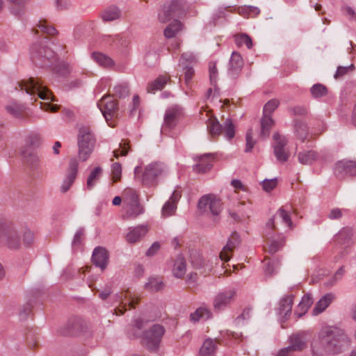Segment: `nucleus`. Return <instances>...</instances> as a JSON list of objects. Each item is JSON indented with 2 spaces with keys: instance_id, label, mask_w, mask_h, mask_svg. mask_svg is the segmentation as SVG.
<instances>
[{
  "instance_id": "f257e3e1",
  "label": "nucleus",
  "mask_w": 356,
  "mask_h": 356,
  "mask_svg": "<svg viewBox=\"0 0 356 356\" xmlns=\"http://www.w3.org/2000/svg\"><path fill=\"white\" fill-rule=\"evenodd\" d=\"M318 338L325 352L330 354L341 353L351 343L345 331L337 327H323L318 334Z\"/></svg>"
},
{
  "instance_id": "f03ea898",
  "label": "nucleus",
  "mask_w": 356,
  "mask_h": 356,
  "mask_svg": "<svg viewBox=\"0 0 356 356\" xmlns=\"http://www.w3.org/2000/svg\"><path fill=\"white\" fill-rule=\"evenodd\" d=\"M123 205L127 218H135L145 212L143 206L140 203L136 190L127 188L123 191Z\"/></svg>"
},
{
  "instance_id": "7ed1b4c3",
  "label": "nucleus",
  "mask_w": 356,
  "mask_h": 356,
  "mask_svg": "<svg viewBox=\"0 0 356 356\" xmlns=\"http://www.w3.org/2000/svg\"><path fill=\"white\" fill-rule=\"evenodd\" d=\"M19 90H24L31 95H37L38 97L43 100L55 101L51 92L39 82L38 79L28 78L23 79L18 83Z\"/></svg>"
},
{
  "instance_id": "20e7f679",
  "label": "nucleus",
  "mask_w": 356,
  "mask_h": 356,
  "mask_svg": "<svg viewBox=\"0 0 356 356\" xmlns=\"http://www.w3.org/2000/svg\"><path fill=\"white\" fill-rule=\"evenodd\" d=\"M95 139L88 127L79 129L78 134L79 157L82 161H86L93 151Z\"/></svg>"
},
{
  "instance_id": "39448f33",
  "label": "nucleus",
  "mask_w": 356,
  "mask_h": 356,
  "mask_svg": "<svg viewBox=\"0 0 356 356\" xmlns=\"http://www.w3.org/2000/svg\"><path fill=\"white\" fill-rule=\"evenodd\" d=\"M168 173L167 166L161 162H152L145 166L143 174L142 182L147 186H155L158 178L164 177Z\"/></svg>"
},
{
  "instance_id": "423d86ee",
  "label": "nucleus",
  "mask_w": 356,
  "mask_h": 356,
  "mask_svg": "<svg viewBox=\"0 0 356 356\" xmlns=\"http://www.w3.org/2000/svg\"><path fill=\"white\" fill-rule=\"evenodd\" d=\"M207 129L212 137L219 136L223 130L227 140H231L235 135V127L230 118H227L222 125L216 118H210L207 120Z\"/></svg>"
},
{
  "instance_id": "0eeeda50",
  "label": "nucleus",
  "mask_w": 356,
  "mask_h": 356,
  "mask_svg": "<svg viewBox=\"0 0 356 356\" xmlns=\"http://www.w3.org/2000/svg\"><path fill=\"white\" fill-rule=\"evenodd\" d=\"M187 9L188 5L184 0H172L163 6L159 17L161 22H165L171 18L179 17L184 15Z\"/></svg>"
},
{
  "instance_id": "6e6552de",
  "label": "nucleus",
  "mask_w": 356,
  "mask_h": 356,
  "mask_svg": "<svg viewBox=\"0 0 356 356\" xmlns=\"http://www.w3.org/2000/svg\"><path fill=\"white\" fill-rule=\"evenodd\" d=\"M31 58L36 65L51 67L54 60V52L47 47L33 44L31 48Z\"/></svg>"
},
{
  "instance_id": "1a4fd4ad",
  "label": "nucleus",
  "mask_w": 356,
  "mask_h": 356,
  "mask_svg": "<svg viewBox=\"0 0 356 356\" xmlns=\"http://www.w3.org/2000/svg\"><path fill=\"white\" fill-rule=\"evenodd\" d=\"M164 333L163 326L159 324L153 325L145 333L144 340L147 348L151 351L157 350Z\"/></svg>"
},
{
  "instance_id": "9d476101",
  "label": "nucleus",
  "mask_w": 356,
  "mask_h": 356,
  "mask_svg": "<svg viewBox=\"0 0 356 356\" xmlns=\"http://www.w3.org/2000/svg\"><path fill=\"white\" fill-rule=\"evenodd\" d=\"M198 209L202 212L209 211L213 216H218L222 211V203L215 195L208 194L200 199Z\"/></svg>"
},
{
  "instance_id": "9b49d317",
  "label": "nucleus",
  "mask_w": 356,
  "mask_h": 356,
  "mask_svg": "<svg viewBox=\"0 0 356 356\" xmlns=\"http://www.w3.org/2000/svg\"><path fill=\"white\" fill-rule=\"evenodd\" d=\"M333 170L334 175L339 179H343L348 176H356V161H339L335 163Z\"/></svg>"
},
{
  "instance_id": "f8f14e48",
  "label": "nucleus",
  "mask_w": 356,
  "mask_h": 356,
  "mask_svg": "<svg viewBox=\"0 0 356 356\" xmlns=\"http://www.w3.org/2000/svg\"><path fill=\"white\" fill-rule=\"evenodd\" d=\"M273 138L274 140L273 144L274 155L279 162H286L289 157V154L286 152L284 149V147L288 143L286 138L278 133H275Z\"/></svg>"
},
{
  "instance_id": "ddd939ff",
  "label": "nucleus",
  "mask_w": 356,
  "mask_h": 356,
  "mask_svg": "<svg viewBox=\"0 0 356 356\" xmlns=\"http://www.w3.org/2000/svg\"><path fill=\"white\" fill-rule=\"evenodd\" d=\"M236 291L229 289L218 293L213 299V305L216 311L225 309L234 300Z\"/></svg>"
},
{
  "instance_id": "4468645a",
  "label": "nucleus",
  "mask_w": 356,
  "mask_h": 356,
  "mask_svg": "<svg viewBox=\"0 0 356 356\" xmlns=\"http://www.w3.org/2000/svg\"><path fill=\"white\" fill-rule=\"evenodd\" d=\"M97 106L107 122L115 116L118 111L116 102L110 96L102 97L97 102Z\"/></svg>"
},
{
  "instance_id": "2eb2a0df",
  "label": "nucleus",
  "mask_w": 356,
  "mask_h": 356,
  "mask_svg": "<svg viewBox=\"0 0 356 356\" xmlns=\"http://www.w3.org/2000/svg\"><path fill=\"white\" fill-rule=\"evenodd\" d=\"M79 168V161L76 158H72L65 179L60 186V191L66 193L72 186L76 177Z\"/></svg>"
},
{
  "instance_id": "dca6fc26",
  "label": "nucleus",
  "mask_w": 356,
  "mask_h": 356,
  "mask_svg": "<svg viewBox=\"0 0 356 356\" xmlns=\"http://www.w3.org/2000/svg\"><path fill=\"white\" fill-rule=\"evenodd\" d=\"M181 115V108L179 106L175 105L168 108L165 113L161 132L164 131L165 129H172L176 125Z\"/></svg>"
},
{
  "instance_id": "f3484780",
  "label": "nucleus",
  "mask_w": 356,
  "mask_h": 356,
  "mask_svg": "<svg viewBox=\"0 0 356 356\" xmlns=\"http://www.w3.org/2000/svg\"><path fill=\"white\" fill-rule=\"evenodd\" d=\"M109 257L107 250L102 247L95 248L92 255V261L93 264L104 270L108 264Z\"/></svg>"
},
{
  "instance_id": "a211bd4d",
  "label": "nucleus",
  "mask_w": 356,
  "mask_h": 356,
  "mask_svg": "<svg viewBox=\"0 0 356 356\" xmlns=\"http://www.w3.org/2000/svg\"><path fill=\"white\" fill-rule=\"evenodd\" d=\"M0 240L5 241L8 248L12 249L17 248L20 244L18 232L13 227L6 228L3 232L0 234Z\"/></svg>"
},
{
  "instance_id": "6ab92c4d",
  "label": "nucleus",
  "mask_w": 356,
  "mask_h": 356,
  "mask_svg": "<svg viewBox=\"0 0 356 356\" xmlns=\"http://www.w3.org/2000/svg\"><path fill=\"white\" fill-rule=\"evenodd\" d=\"M240 243V237L237 233H233L227 240V244L223 247L219 254V258L224 261L230 259L231 253Z\"/></svg>"
},
{
  "instance_id": "aec40b11",
  "label": "nucleus",
  "mask_w": 356,
  "mask_h": 356,
  "mask_svg": "<svg viewBox=\"0 0 356 356\" xmlns=\"http://www.w3.org/2000/svg\"><path fill=\"white\" fill-rule=\"evenodd\" d=\"M181 192L175 190L170 199L164 204L161 209V214L163 217H168L173 215L177 209V204L181 197Z\"/></svg>"
},
{
  "instance_id": "412c9836",
  "label": "nucleus",
  "mask_w": 356,
  "mask_h": 356,
  "mask_svg": "<svg viewBox=\"0 0 356 356\" xmlns=\"http://www.w3.org/2000/svg\"><path fill=\"white\" fill-rule=\"evenodd\" d=\"M243 66V60L241 56L237 53L234 51L232 54L229 68H228V74L232 78H235L240 74Z\"/></svg>"
},
{
  "instance_id": "4be33fe9",
  "label": "nucleus",
  "mask_w": 356,
  "mask_h": 356,
  "mask_svg": "<svg viewBox=\"0 0 356 356\" xmlns=\"http://www.w3.org/2000/svg\"><path fill=\"white\" fill-rule=\"evenodd\" d=\"M147 232L148 227L147 225H138L130 229L126 236V239L130 243H136L143 238Z\"/></svg>"
},
{
  "instance_id": "5701e85b",
  "label": "nucleus",
  "mask_w": 356,
  "mask_h": 356,
  "mask_svg": "<svg viewBox=\"0 0 356 356\" xmlns=\"http://www.w3.org/2000/svg\"><path fill=\"white\" fill-rule=\"evenodd\" d=\"M321 154L314 150H304L298 154V160L302 164L310 165L321 159Z\"/></svg>"
},
{
  "instance_id": "b1692460",
  "label": "nucleus",
  "mask_w": 356,
  "mask_h": 356,
  "mask_svg": "<svg viewBox=\"0 0 356 356\" xmlns=\"http://www.w3.org/2000/svg\"><path fill=\"white\" fill-rule=\"evenodd\" d=\"M334 298L335 295L332 293H328L323 296L316 302L312 311L313 315L316 316L324 312L332 302Z\"/></svg>"
},
{
  "instance_id": "393cba45",
  "label": "nucleus",
  "mask_w": 356,
  "mask_h": 356,
  "mask_svg": "<svg viewBox=\"0 0 356 356\" xmlns=\"http://www.w3.org/2000/svg\"><path fill=\"white\" fill-rule=\"evenodd\" d=\"M218 339H206L199 350V356H214L217 350Z\"/></svg>"
},
{
  "instance_id": "a878e982",
  "label": "nucleus",
  "mask_w": 356,
  "mask_h": 356,
  "mask_svg": "<svg viewBox=\"0 0 356 356\" xmlns=\"http://www.w3.org/2000/svg\"><path fill=\"white\" fill-rule=\"evenodd\" d=\"M291 345L287 346L289 349L294 351L302 350L306 346V338L304 332H298L290 337Z\"/></svg>"
},
{
  "instance_id": "bb28decb",
  "label": "nucleus",
  "mask_w": 356,
  "mask_h": 356,
  "mask_svg": "<svg viewBox=\"0 0 356 356\" xmlns=\"http://www.w3.org/2000/svg\"><path fill=\"white\" fill-rule=\"evenodd\" d=\"M293 299V295H287L280 301L279 314L284 318H287L291 314Z\"/></svg>"
},
{
  "instance_id": "cd10ccee",
  "label": "nucleus",
  "mask_w": 356,
  "mask_h": 356,
  "mask_svg": "<svg viewBox=\"0 0 356 356\" xmlns=\"http://www.w3.org/2000/svg\"><path fill=\"white\" fill-rule=\"evenodd\" d=\"M103 173L102 168L97 166L94 168L88 175L86 181V189L91 191L96 186L101 179Z\"/></svg>"
},
{
  "instance_id": "c85d7f7f",
  "label": "nucleus",
  "mask_w": 356,
  "mask_h": 356,
  "mask_svg": "<svg viewBox=\"0 0 356 356\" xmlns=\"http://www.w3.org/2000/svg\"><path fill=\"white\" fill-rule=\"evenodd\" d=\"M212 156L210 154L202 155L200 157L199 163L193 166V170L197 172H206L212 167Z\"/></svg>"
},
{
  "instance_id": "c756f323",
  "label": "nucleus",
  "mask_w": 356,
  "mask_h": 356,
  "mask_svg": "<svg viewBox=\"0 0 356 356\" xmlns=\"http://www.w3.org/2000/svg\"><path fill=\"white\" fill-rule=\"evenodd\" d=\"M212 318L211 312L206 307H200L190 315V320L196 323L200 320L207 321Z\"/></svg>"
},
{
  "instance_id": "7c9ffc66",
  "label": "nucleus",
  "mask_w": 356,
  "mask_h": 356,
  "mask_svg": "<svg viewBox=\"0 0 356 356\" xmlns=\"http://www.w3.org/2000/svg\"><path fill=\"white\" fill-rule=\"evenodd\" d=\"M186 272V264L185 259L179 256L174 261L172 273L174 277L181 278Z\"/></svg>"
},
{
  "instance_id": "2f4dec72",
  "label": "nucleus",
  "mask_w": 356,
  "mask_h": 356,
  "mask_svg": "<svg viewBox=\"0 0 356 356\" xmlns=\"http://www.w3.org/2000/svg\"><path fill=\"white\" fill-rule=\"evenodd\" d=\"M91 57L95 63L102 67L109 68L114 65V61L112 58L102 53L93 52Z\"/></svg>"
},
{
  "instance_id": "473e14b6",
  "label": "nucleus",
  "mask_w": 356,
  "mask_h": 356,
  "mask_svg": "<svg viewBox=\"0 0 356 356\" xmlns=\"http://www.w3.org/2000/svg\"><path fill=\"white\" fill-rule=\"evenodd\" d=\"M274 124V121L271 116L264 115L261 120V133L260 137L266 138L270 134V131Z\"/></svg>"
},
{
  "instance_id": "72a5a7b5",
  "label": "nucleus",
  "mask_w": 356,
  "mask_h": 356,
  "mask_svg": "<svg viewBox=\"0 0 356 356\" xmlns=\"http://www.w3.org/2000/svg\"><path fill=\"white\" fill-rule=\"evenodd\" d=\"M313 303L312 298L310 295L307 294L305 295L301 301L300 302L298 306V310L296 312L295 314L298 317L300 318L304 315L308 309L310 307L312 304Z\"/></svg>"
},
{
  "instance_id": "f704fd0d",
  "label": "nucleus",
  "mask_w": 356,
  "mask_h": 356,
  "mask_svg": "<svg viewBox=\"0 0 356 356\" xmlns=\"http://www.w3.org/2000/svg\"><path fill=\"white\" fill-rule=\"evenodd\" d=\"M121 17V11L116 6H111L104 10L102 14V19L105 22H111Z\"/></svg>"
},
{
  "instance_id": "c9c22d12",
  "label": "nucleus",
  "mask_w": 356,
  "mask_h": 356,
  "mask_svg": "<svg viewBox=\"0 0 356 356\" xmlns=\"http://www.w3.org/2000/svg\"><path fill=\"white\" fill-rule=\"evenodd\" d=\"M170 81V78L165 76H160L147 87L148 92L154 93L157 90L163 89L167 83Z\"/></svg>"
},
{
  "instance_id": "e433bc0d",
  "label": "nucleus",
  "mask_w": 356,
  "mask_h": 356,
  "mask_svg": "<svg viewBox=\"0 0 356 356\" xmlns=\"http://www.w3.org/2000/svg\"><path fill=\"white\" fill-rule=\"evenodd\" d=\"M35 31L36 33L40 31L49 35H54L58 33L56 29L45 20L38 22L36 24Z\"/></svg>"
},
{
  "instance_id": "4c0bfd02",
  "label": "nucleus",
  "mask_w": 356,
  "mask_h": 356,
  "mask_svg": "<svg viewBox=\"0 0 356 356\" xmlns=\"http://www.w3.org/2000/svg\"><path fill=\"white\" fill-rule=\"evenodd\" d=\"M353 235V229L351 227H343L335 236V240L340 243L348 242Z\"/></svg>"
},
{
  "instance_id": "58836bf2",
  "label": "nucleus",
  "mask_w": 356,
  "mask_h": 356,
  "mask_svg": "<svg viewBox=\"0 0 356 356\" xmlns=\"http://www.w3.org/2000/svg\"><path fill=\"white\" fill-rule=\"evenodd\" d=\"M181 29L182 24L178 20H175L166 27L164 31V35L166 38H170L174 37Z\"/></svg>"
},
{
  "instance_id": "ea45409f",
  "label": "nucleus",
  "mask_w": 356,
  "mask_h": 356,
  "mask_svg": "<svg viewBox=\"0 0 356 356\" xmlns=\"http://www.w3.org/2000/svg\"><path fill=\"white\" fill-rule=\"evenodd\" d=\"M294 129L296 136L298 138V139L304 141L307 138L308 134V129L306 124L302 122H296Z\"/></svg>"
},
{
  "instance_id": "a19ab883",
  "label": "nucleus",
  "mask_w": 356,
  "mask_h": 356,
  "mask_svg": "<svg viewBox=\"0 0 356 356\" xmlns=\"http://www.w3.org/2000/svg\"><path fill=\"white\" fill-rule=\"evenodd\" d=\"M6 111L14 118H21L24 111V107L21 104L12 103L6 106Z\"/></svg>"
},
{
  "instance_id": "79ce46f5",
  "label": "nucleus",
  "mask_w": 356,
  "mask_h": 356,
  "mask_svg": "<svg viewBox=\"0 0 356 356\" xmlns=\"http://www.w3.org/2000/svg\"><path fill=\"white\" fill-rule=\"evenodd\" d=\"M145 287L151 291H157L162 289L163 282L159 278L150 277Z\"/></svg>"
},
{
  "instance_id": "37998d69",
  "label": "nucleus",
  "mask_w": 356,
  "mask_h": 356,
  "mask_svg": "<svg viewBox=\"0 0 356 356\" xmlns=\"http://www.w3.org/2000/svg\"><path fill=\"white\" fill-rule=\"evenodd\" d=\"M275 216L282 219V221L285 223L289 227L293 228V222L290 216V213L285 211L282 207L279 209L276 212Z\"/></svg>"
},
{
  "instance_id": "c03bdc74",
  "label": "nucleus",
  "mask_w": 356,
  "mask_h": 356,
  "mask_svg": "<svg viewBox=\"0 0 356 356\" xmlns=\"http://www.w3.org/2000/svg\"><path fill=\"white\" fill-rule=\"evenodd\" d=\"M280 102L276 99L269 100L264 106L263 115L271 116L272 113L278 107Z\"/></svg>"
},
{
  "instance_id": "a18cd8bd",
  "label": "nucleus",
  "mask_w": 356,
  "mask_h": 356,
  "mask_svg": "<svg viewBox=\"0 0 356 356\" xmlns=\"http://www.w3.org/2000/svg\"><path fill=\"white\" fill-rule=\"evenodd\" d=\"M346 273L345 267L341 266L334 274V275L325 283L326 286H332L334 285L339 280H340Z\"/></svg>"
},
{
  "instance_id": "49530a36",
  "label": "nucleus",
  "mask_w": 356,
  "mask_h": 356,
  "mask_svg": "<svg viewBox=\"0 0 356 356\" xmlns=\"http://www.w3.org/2000/svg\"><path fill=\"white\" fill-rule=\"evenodd\" d=\"M209 77L211 84L214 88V95H219L218 89L216 88V78H217V69L215 63H211L209 64Z\"/></svg>"
},
{
  "instance_id": "de8ad7c7",
  "label": "nucleus",
  "mask_w": 356,
  "mask_h": 356,
  "mask_svg": "<svg viewBox=\"0 0 356 356\" xmlns=\"http://www.w3.org/2000/svg\"><path fill=\"white\" fill-rule=\"evenodd\" d=\"M236 44L238 47L243 46V44L250 49L252 47V42L251 38L246 34H241L236 35L235 38Z\"/></svg>"
},
{
  "instance_id": "09e8293b",
  "label": "nucleus",
  "mask_w": 356,
  "mask_h": 356,
  "mask_svg": "<svg viewBox=\"0 0 356 356\" xmlns=\"http://www.w3.org/2000/svg\"><path fill=\"white\" fill-rule=\"evenodd\" d=\"M218 258L216 256L211 257L208 260L204 259L203 270L201 271L202 273H208L211 272L215 266L218 264Z\"/></svg>"
},
{
  "instance_id": "8fccbe9b",
  "label": "nucleus",
  "mask_w": 356,
  "mask_h": 356,
  "mask_svg": "<svg viewBox=\"0 0 356 356\" xmlns=\"http://www.w3.org/2000/svg\"><path fill=\"white\" fill-rule=\"evenodd\" d=\"M79 329V321L77 319H74L69 321L66 325V330H63V334H74Z\"/></svg>"
},
{
  "instance_id": "3c124183",
  "label": "nucleus",
  "mask_w": 356,
  "mask_h": 356,
  "mask_svg": "<svg viewBox=\"0 0 356 356\" xmlns=\"http://www.w3.org/2000/svg\"><path fill=\"white\" fill-rule=\"evenodd\" d=\"M311 93L312 96L315 98L321 97L327 94V89L322 84H314L311 88Z\"/></svg>"
},
{
  "instance_id": "603ef678",
  "label": "nucleus",
  "mask_w": 356,
  "mask_h": 356,
  "mask_svg": "<svg viewBox=\"0 0 356 356\" xmlns=\"http://www.w3.org/2000/svg\"><path fill=\"white\" fill-rule=\"evenodd\" d=\"M129 88L127 83H119L114 87L115 95L120 97H125L129 95Z\"/></svg>"
},
{
  "instance_id": "864d4df0",
  "label": "nucleus",
  "mask_w": 356,
  "mask_h": 356,
  "mask_svg": "<svg viewBox=\"0 0 356 356\" xmlns=\"http://www.w3.org/2000/svg\"><path fill=\"white\" fill-rule=\"evenodd\" d=\"M251 316V309L250 308L245 309L242 314L234 320L236 326H241L245 324V321L249 320Z\"/></svg>"
},
{
  "instance_id": "5fc2aeb1",
  "label": "nucleus",
  "mask_w": 356,
  "mask_h": 356,
  "mask_svg": "<svg viewBox=\"0 0 356 356\" xmlns=\"http://www.w3.org/2000/svg\"><path fill=\"white\" fill-rule=\"evenodd\" d=\"M122 175V166L119 163H114L111 165V175L113 182L120 179Z\"/></svg>"
},
{
  "instance_id": "6e6d98bb",
  "label": "nucleus",
  "mask_w": 356,
  "mask_h": 356,
  "mask_svg": "<svg viewBox=\"0 0 356 356\" xmlns=\"http://www.w3.org/2000/svg\"><path fill=\"white\" fill-rule=\"evenodd\" d=\"M341 11L349 20L356 21V12L350 6L344 5L341 6Z\"/></svg>"
},
{
  "instance_id": "4d7b16f0",
  "label": "nucleus",
  "mask_w": 356,
  "mask_h": 356,
  "mask_svg": "<svg viewBox=\"0 0 356 356\" xmlns=\"http://www.w3.org/2000/svg\"><path fill=\"white\" fill-rule=\"evenodd\" d=\"M285 239L282 237L279 240L273 241L268 247V252L270 254H275L284 245Z\"/></svg>"
},
{
  "instance_id": "13d9d810",
  "label": "nucleus",
  "mask_w": 356,
  "mask_h": 356,
  "mask_svg": "<svg viewBox=\"0 0 356 356\" xmlns=\"http://www.w3.org/2000/svg\"><path fill=\"white\" fill-rule=\"evenodd\" d=\"M191 263L195 268L203 270L204 258L199 254L195 253L191 256Z\"/></svg>"
},
{
  "instance_id": "bf43d9fd",
  "label": "nucleus",
  "mask_w": 356,
  "mask_h": 356,
  "mask_svg": "<svg viewBox=\"0 0 356 356\" xmlns=\"http://www.w3.org/2000/svg\"><path fill=\"white\" fill-rule=\"evenodd\" d=\"M246 146L245 149V152H250L252 151L254 145V140H253V134L252 130L249 129L246 133Z\"/></svg>"
},
{
  "instance_id": "052dcab7",
  "label": "nucleus",
  "mask_w": 356,
  "mask_h": 356,
  "mask_svg": "<svg viewBox=\"0 0 356 356\" xmlns=\"http://www.w3.org/2000/svg\"><path fill=\"white\" fill-rule=\"evenodd\" d=\"M347 211L348 210L345 209L334 208L330 211L328 218L331 220H338L343 216L344 213H347Z\"/></svg>"
},
{
  "instance_id": "680f3d73",
  "label": "nucleus",
  "mask_w": 356,
  "mask_h": 356,
  "mask_svg": "<svg viewBox=\"0 0 356 356\" xmlns=\"http://www.w3.org/2000/svg\"><path fill=\"white\" fill-rule=\"evenodd\" d=\"M277 181L276 179H264L262 183L263 189L266 192H270L277 186Z\"/></svg>"
},
{
  "instance_id": "e2e57ef3",
  "label": "nucleus",
  "mask_w": 356,
  "mask_h": 356,
  "mask_svg": "<svg viewBox=\"0 0 356 356\" xmlns=\"http://www.w3.org/2000/svg\"><path fill=\"white\" fill-rule=\"evenodd\" d=\"M108 42H109L111 44L120 47L124 44L125 40L120 35H108Z\"/></svg>"
},
{
  "instance_id": "0e129e2a",
  "label": "nucleus",
  "mask_w": 356,
  "mask_h": 356,
  "mask_svg": "<svg viewBox=\"0 0 356 356\" xmlns=\"http://www.w3.org/2000/svg\"><path fill=\"white\" fill-rule=\"evenodd\" d=\"M265 272L266 274L271 275H273L276 270L278 268L280 264L279 262L275 261H269L266 264Z\"/></svg>"
},
{
  "instance_id": "69168bd1",
  "label": "nucleus",
  "mask_w": 356,
  "mask_h": 356,
  "mask_svg": "<svg viewBox=\"0 0 356 356\" xmlns=\"http://www.w3.org/2000/svg\"><path fill=\"white\" fill-rule=\"evenodd\" d=\"M145 63L149 66L154 65L159 59V56L156 53H149L145 56Z\"/></svg>"
},
{
  "instance_id": "338daca9",
  "label": "nucleus",
  "mask_w": 356,
  "mask_h": 356,
  "mask_svg": "<svg viewBox=\"0 0 356 356\" xmlns=\"http://www.w3.org/2000/svg\"><path fill=\"white\" fill-rule=\"evenodd\" d=\"M41 142L40 136L36 133H32L28 136V143L32 146H38Z\"/></svg>"
},
{
  "instance_id": "774afa93",
  "label": "nucleus",
  "mask_w": 356,
  "mask_h": 356,
  "mask_svg": "<svg viewBox=\"0 0 356 356\" xmlns=\"http://www.w3.org/2000/svg\"><path fill=\"white\" fill-rule=\"evenodd\" d=\"M83 232L82 228L79 229L76 232L72 241V246H79L81 244Z\"/></svg>"
}]
</instances>
